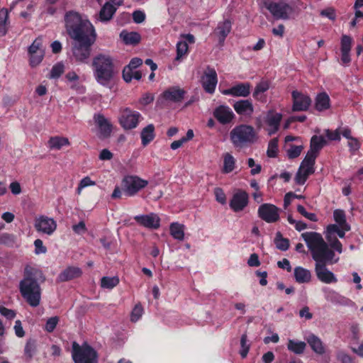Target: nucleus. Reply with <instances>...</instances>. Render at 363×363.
Instances as JSON below:
<instances>
[{"label":"nucleus","mask_w":363,"mask_h":363,"mask_svg":"<svg viewBox=\"0 0 363 363\" xmlns=\"http://www.w3.org/2000/svg\"><path fill=\"white\" fill-rule=\"evenodd\" d=\"M250 89L251 85L250 83H239L230 89L223 90L222 94L224 95H230L234 97H246L250 94Z\"/></svg>","instance_id":"22"},{"label":"nucleus","mask_w":363,"mask_h":363,"mask_svg":"<svg viewBox=\"0 0 363 363\" xmlns=\"http://www.w3.org/2000/svg\"><path fill=\"white\" fill-rule=\"evenodd\" d=\"M116 11L111 4L106 3L99 12V18L101 21H108L112 18Z\"/></svg>","instance_id":"40"},{"label":"nucleus","mask_w":363,"mask_h":363,"mask_svg":"<svg viewBox=\"0 0 363 363\" xmlns=\"http://www.w3.org/2000/svg\"><path fill=\"white\" fill-rule=\"evenodd\" d=\"M337 359L341 363H354V359L345 352L340 350L337 352Z\"/></svg>","instance_id":"56"},{"label":"nucleus","mask_w":363,"mask_h":363,"mask_svg":"<svg viewBox=\"0 0 363 363\" xmlns=\"http://www.w3.org/2000/svg\"><path fill=\"white\" fill-rule=\"evenodd\" d=\"M333 218L336 224L328 225L326 230L329 233H337L340 238H343L346 232L350 230V225L346 222L345 213L343 211L337 209L334 211Z\"/></svg>","instance_id":"10"},{"label":"nucleus","mask_w":363,"mask_h":363,"mask_svg":"<svg viewBox=\"0 0 363 363\" xmlns=\"http://www.w3.org/2000/svg\"><path fill=\"white\" fill-rule=\"evenodd\" d=\"M248 204V195L247 194L242 190L236 191L230 201V207L235 211L239 212L242 211Z\"/></svg>","instance_id":"20"},{"label":"nucleus","mask_w":363,"mask_h":363,"mask_svg":"<svg viewBox=\"0 0 363 363\" xmlns=\"http://www.w3.org/2000/svg\"><path fill=\"white\" fill-rule=\"evenodd\" d=\"M15 241V237L14 235L4 233L0 235V244L1 245H11Z\"/></svg>","instance_id":"58"},{"label":"nucleus","mask_w":363,"mask_h":363,"mask_svg":"<svg viewBox=\"0 0 363 363\" xmlns=\"http://www.w3.org/2000/svg\"><path fill=\"white\" fill-rule=\"evenodd\" d=\"M325 144V140L323 136L314 135L311 140L310 150L306 156L315 160L318 152L323 148Z\"/></svg>","instance_id":"25"},{"label":"nucleus","mask_w":363,"mask_h":363,"mask_svg":"<svg viewBox=\"0 0 363 363\" xmlns=\"http://www.w3.org/2000/svg\"><path fill=\"white\" fill-rule=\"evenodd\" d=\"M247 164L251 168L250 173L252 175L259 174L261 172V165L256 164L255 160L252 158H249L247 160Z\"/></svg>","instance_id":"62"},{"label":"nucleus","mask_w":363,"mask_h":363,"mask_svg":"<svg viewBox=\"0 0 363 363\" xmlns=\"http://www.w3.org/2000/svg\"><path fill=\"white\" fill-rule=\"evenodd\" d=\"M269 89V83L267 81H262L256 86L253 92V96L260 99L261 94Z\"/></svg>","instance_id":"45"},{"label":"nucleus","mask_w":363,"mask_h":363,"mask_svg":"<svg viewBox=\"0 0 363 363\" xmlns=\"http://www.w3.org/2000/svg\"><path fill=\"white\" fill-rule=\"evenodd\" d=\"M185 226L179 223H172L169 226L170 235L179 241L184 240Z\"/></svg>","instance_id":"34"},{"label":"nucleus","mask_w":363,"mask_h":363,"mask_svg":"<svg viewBox=\"0 0 363 363\" xmlns=\"http://www.w3.org/2000/svg\"><path fill=\"white\" fill-rule=\"evenodd\" d=\"M143 63L141 59L135 57L130 60V63L125 67V73L128 75V72H130V69H136L139 66H140Z\"/></svg>","instance_id":"61"},{"label":"nucleus","mask_w":363,"mask_h":363,"mask_svg":"<svg viewBox=\"0 0 363 363\" xmlns=\"http://www.w3.org/2000/svg\"><path fill=\"white\" fill-rule=\"evenodd\" d=\"M337 233H329L328 230L325 231V238L330 245V246L335 250L339 253H342V246L341 242L336 238L335 235Z\"/></svg>","instance_id":"42"},{"label":"nucleus","mask_w":363,"mask_h":363,"mask_svg":"<svg viewBox=\"0 0 363 363\" xmlns=\"http://www.w3.org/2000/svg\"><path fill=\"white\" fill-rule=\"evenodd\" d=\"M120 38L126 45H135L140 41V35L136 32L122 31Z\"/></svg>","instance_id":"37"},{"label":"nucleus","mask_w":363,"mask_h":363,"mask_svg":"<svg viewBox=\"0 0 363 363\" xmlns=\"http://www.w3.org/2000/svg\"><path fill=\"white\" fill-rule=\"evenodd\" d=\"M72 357L74 363H97L96 352L87 344L82 346L77 342L72 344Z\"/></svg>","instance_id":"8"},{"label":"nucleus","mask_w":363,"mask_h":363,"mask_svg":"<svg viewBox=\"0 0 363 363\" xmlns=\"http://www.w3.org/2000/svg\"><path fill=\"white\" fill-rule=\"evenodd\" d=\"M65 67L64 65L62 63H57L55 65L50 73V78L55 79L58 78L64 72Z\"/></svg>","instance_id":"51"},{"label":"nucleus","mask_w":363,"mask_h":363,"mask_svg":"<svg viewBox=\"0 0 363 363\" xmlns=\"http://www.w3.org/2000/svg\"><path fill=\"white\" fill-rule=\"evenodd\" d=\"M286 155L289 158L294 159L298 157L302 150H303V145L302 143H298L296 145H289L285 146Z\"/></svg>","instance_id":"41"},{"label":"nucleus","mask_w":363,"mask_h":363,"mask_svg":"<svg viewBox=\"0 0 363 363\" xmlns=\"http://www.w3.org/2000/svg\"><path fill=\"white\" fill-rule=\"evenodd\" d=\"M247 335L243 334L241 336V339H240V345H241L240 355L243 358H245L247 356V354L249 352V349H250V345L247 343Z\"/></svg>","instance_id":"55"},{"label":"nucleus","mask_w":363,"mask_h":363,"mask_svg":"<svg viewBox=\"0 0 363 363\" xmlns=\"http://www.w3.org/2000/svg\"><path fill=\"white\" fill-rule=\"evenodd\" d=\"M142 144L144 146L148 145L155 138V127L150 124L145 127L140 133Z\"/></svg>","instance_id":"35"},{"label":"nucleus","mask_w":363,"mask_h":363,"mask_svg":"<svg viewBox=\"0 0 363 363\" xmlns=\"http://www.w3.org/2000/svg\"><path fill=\"white\" fill-rule=\"evenodd\" d=\"M185 93V91L180 87L172 86L165 90L162 97L167 101L179 102L184 99Z\"/></svg>","instance_id":"24"},{"label":"nucleus","mask_w":363,"mask_h":363,"mask_svg":"<svg viewBox=\"0 0 363 363\" xmlns=\"http://www.w3.org/2000/svg\"><path fill=\"white\" fill-rule=\"evenodd\" d=\"M35 252L36 255L45 254L47 252L46 247L44 246L43 242L41 240L37 239L34 242Z\"/></svg>","instance_id":"63"},{"label":"nucleus","mask_w":363,"mask_h":363,"mask_svg":"<svg viewBox=\"0 0 363 363\" xmlns=\"http://www.w3.org/2000/svg\"><path fill=\"white\" fill-rule=\"evenodd\" d=\"M294 275L296 282L299 284L308 283L311 281L312 275L310 270L302 267H296L294 270Z\"/></svg>","instance_id":"29"},{"label":"nucleus","mask_w":363,"mask_h":363,"mask_svg":"<svg viewBox=\"0 0 363 363\" xmlns=\"http://www.w3.org/2000/svg\"><path fill=\"white\" fill-rule=\"evenodd\" d=\"M70 144L68 138L58 135L50 138L48 141L49 149L52 150H60L65 147H69Z\"/></svg>","instance_id":"26"},{"label":"nucleus","mask_w":363,"mask_h":363,"mask_svg":"<svg viewBox=\"0 0 363 363\" xmlns=\"http://www.w3.org/2000/svg\"><path fill=\"white\" fill-rule=\"evenodd\" d=\"M315 108L319 111L327 110L330 108V97L326 93H320L315 99Z\"/></svg>","instance_id":"36"},{"label":"nucleus","mask_w":363,"mask_h":363,"mask_svg":"<svg viewBox=\"0 0 363 363\" xmlns=\"http://www.w3.org/2000/svg\"><path fill=\"white\" fill-rule=\"evenodd\" d=\"M34 227L40 234L52 235L57 229V222L46 216H40L35 219Z\"/></svg>","instance_id":"12"},{"label":"nucleus","mask_w":363,"mask_h":363,"mask_svg":"<svg viewBox=\"0 0 363 363\" xmlns=\"http://www.w3.org/2000/svg\"><path fill=\"white\" fill-rule=\"evenodd\" d=\"M119 284L118 277H104L101 279V286L104 289H112Z\"/></svg>","instance_id":"43"},{"label":"nucleus","mask_w":363,"mask_h":363,"mask_svg":"<svg viewBox=\"0 0 363 363\" xmlns=\"http://www.w3.org/2000/svg\"><path fill=\"white\" fill-rule=\"evenodd\" d=\"M148 181L136 175L125 176L122 180L123 192L128 196H133L148 185Z\"/></svg>","instance_id":"9"},{"label":"nucleus","mask_w":363,"mask_h":363,"mask_svg":"<svg viewBox=\"0 0 363 363\" xmlns=\"http://www.w3.org/2000/svg\"><path fill=\"white\" fill-rule=\"evenodd\" d=\"M259 6L261 9H266L277 19H289L294 12L293 8L283 0H264L260 2Z\"/></svg>","instance_id":"7"},{"label":"nucleus","mask_w":363,"mask_h":363,"mask_svg":"<svg viewBox=\"0 0 363 363\" xmlns=\"http://www.w3.org/2000/svg\"><path fill=\"white\" fill-rule=\"evenodd\" d=\"M259 216L267 223H274L279 220V209L274 205L264 203L259 207Z\"/></svg>","instance_id":"17"},{"label":"nucleus","mask_w":363,"mask_h":363,"mask_svg":"<svg viewBox=\"0 0 363 363\" xmlns=\"http://www.w3.org/2000/svg\"><path fill=\"white\" fill-rule=\"evenodd\" d=\"M213 194L215 195L216 200L222 205H225L226 203L227 199L225 194L224 191L220 188L216 187L213 190Z\"/></svg>","instance_id":"54"},{"label":"nucleus","mask_w":363,"mask_h":363,"mask_svg":"<svg viewBox=\"0 0 363 363\" xmlns=\"http://www.w3.org/2000/svg\"><path fill=\"white\" fill-rule=\"evenodd\" d=\"M306 347V343L305 342L291 339L288 340L287 349L296 354L303 353Z\"/></svg>","instance_id":"39"},{"label":"nucleus","mask_w":363,"mask_h":363,"mask_svg":"<svg viewBox=\"0 0 363 363\" xmlns=\"http://www.w3.org/2000/svg\"><path fill=\"white\" fill-rule=\"evenodd\" d=\"M275 243L277 247L283 251L286 250L289 247V240L287 239L283 238L280 233H277Z\"/></svg>","instance_id":"49"},{"label":"nucleus","mask_w":363,"mask_h":363,"mask_svg":"<svg viewBox=\"0 0 363 363\" xmlns=\"http://www.w3.org/2000/svg\"><path fill=\"white\" fill-rule=\"evenodd\" d=\"M297 211H298V213H300L303 216H304L307 219H308L310 220H312V221H316L317 220V218H316L315 214L313 213L307 212L306 210L305 209V208L303 206L298 205L297 206Z\"/></svg>","instance_id":"59"},{"label":"nucleus","mask_w":363,"mask_h":363,"mask_svg":"<svg viewBox=\"0 0 363 363\" xmlns=\"http://www.w3.org/2000/svg\"><path fill=\"white\" fill-rule=\"evenodd\" d=\"M140 117L138 112L129 108H121L118 123L124 130H131L137 127Z\"/></svg>","instance_id":"11"},{"label":"nucleus","mask_w":363,"mask_h":363,"mask_svg":"<svg viewBox=\"0 0 363 363\" xmlns=\"http://www.w3.org/2000/svg\"><path fill=\"white\" fill-rule=\"evenodd\" d=\"M315 264V272L318 279L325 283H336L335 275L327 269V264H334L338 262L334 252L330 250L320 234L315 232H306L301 234Z\"/></svg>","instance_id":"1"},{"label":"nucleus","mask_w":363,"mask_h":363,"mask_svg":"<svg viewBox=\"0 0 363 363\" xmlns=\"http://www.w3.org/2000/svg\"><path fill=\"white\" fill-rule=\"evenodd\" d=\"M58 322L59 318L57 316H54L48 318L45 326V330L49 333L52 332L55 330Z\"/></svg>","instance_id":"57"},{"label":"nucleus","mask_w":363,"mask_h":363,"mask_svg":"<svg viewBox=\"0 0 363 363\" xmlns=\"http://www.w3.org/2000/svg\"><path fill=\"white\" fill-rule=\"evenodd\" d=\"M92 67L96 81L103 86H107L115 75L113 62L108 55L99 54L94 57Z\"/></svg>","instance_id":"3"},{"label":"nucleus","mask_w":363,"mask_h":363,"mask_svg":"<svg viewBox=\"0 0 363 363\" xmlns=\"http://www.w3.org/2000/svg\"><path fill=\"white\" fill-rule=\"evenodd\" d=\"M9 189L11 192L15 196L19 195L22 192L21 184L17 181L12 182L10 184Z\"/></svg>","instance_id":"64"},{"label":"nucleus","mask_w":363,"mask_h":363,"mask_svg":"<svg viewBox=\"0 0 363 363\" xmlns=\"http://www.w3.org/2000/svg\"><path fill=\"white\" fill-rule=\"evenodd\" d=\"M29 63L32 67H37L42 62L45 55V48L42 39H35L28 48Z\"/></svg>","instance_id":"13"},{"label":"nucleus","mask_w":363,"mask_h":363,"mask_svg":"<svg viewBox=\"0 0 363 363\" xmlns=\"http://www.w3.org/2000/svg\"><path fill=\"white\" fill-rule=\"evenodd\" d=\"M235 111L240 115L251 116L254 112V107L251 101L241 100L233 105Z\"/></svg>","instance_id":"28"},{"label":"nucleus","mask_w":363,"mask_h":363,"mask_svg":"<svg viewBox=\"0 0 363 363\" xmlns=\"http://www.w3.org/2000/svg\"><path fill=\"white\" fill-rule=\"evenodd\" d=\"M215 118L222 124L230 123L234 118L232 110L226 106H220L213 111Z\"/></svg>","instance_id":"23"},{"label":"nucleus","mask_w":363,"mask_h":363,"mask_svg":"<svg viewBox=\"0 0 363 363\" xmlns=\"http://www.w3.org/2000/svg\"><path fill=\"white\" fill-rule=\"evenodd\" d=\"M278 150V139H272L268 144L267 154L269 157H274L277 155Z\"/></svg>","instance_id":"50"},{"label":"nucleus","mask_w":363,"mask_h":363,"mask_svg":"<svg viewBox=\"0 0 363 363\" xmlns=\"http://www.w3.org/2000/svg\"><path fill=\"white\" fill-rule=\"evenodd\" d=\"M123 77L126 82H130L132 80V79H135L137 80L140 79L142 77V74L136 69H130V72H128L127 75L125 73V67L123 70Z\"/></svg>","instance_id":"48"},{"label":"nucleus","mask_w":363,"mask_h":363,"mask_svg":"<svg viewBox=\"0 0 363 363\" xmlns=\"http://www.w3.org/2000/svg\"><path fill=\"white\" fill-rule=\"evenodd\" d=\"M218 82L217 74L214 69L207 68L201 78L203 89L208 93L213 94Z\"/></svg>","instance_id":"18"},{"label":"nucleus","mask_w":363,"mask_h":363,"mask_svg":"<svg viewBox=\"0 0 363 363\" xmlns=\"http://www.w3.org/2000/svg\"><path fill=\"white\" fill-rule=\"evenodd\" d=\"M291 98L293 111H304L308 110L311 106V98L301 91L294 90L291 92Z\"/></svg>","instance_id":"16"},{"label":"nucleus","mask_w":363,"mask_h":363,"mask_svg":"<svg viewBox=\"0 0 363 363\" xmlns=\"http://www.w3.org/2000/svg\"><path fill=\"white\" fill-rule=\"evenodd\" d=\"M306 341L315 353L323 354L325 352L323 343L318 336L312 334L306 338Z\"/></svg>","instance_id":"33"},{"label":"nucleus","mask_w":363,"mask_h":363,"mask_svg":"<svg viewBox=\"0 0 363 363\" xmlns=\"http://www.w3.org/2000/svg\"><path fill=\"white\" fill-rule=\"evenodd\" d=\"M143 314V308L140 304H137L132 311L130 320L132 322H137Z\"/></svg>","instance_id":"53"},{"label":"nucleus","mask_w":363,"mask_h":363,"mask_svg":"<svg viewBox=\"0 0 363 363\" xmlns=\"http://www.w3.org/2000/svg\"><path fill=\"white\" fill-rule=\"evenodd\" d=\"M189 46L185 41H179L177 44V57L176 60L179 61L188 53Z\"/></svg>","instance_id":"44"},{"label":"nucleus","mask_w":363,"mask_h":363,"mask_svg":"<svg viewBox=\"0 0 363 363\" xmlns=\"http://www.w3.org/2000/svg\"><path fill=\"white\" fill-rule=\"evenodd\" d=\"M223 172L228 174L233 172L235 168L236 160L229 152H225L223 155Z\"/></svg>","instance_id":"38"},{"label":"nucleus","mask_w":363,"mask_h":363,"mask_svg":"<svg viewBox=\"0 0 363 363\" xmlns=\"http://www.w3.org/2000/svg\"><path fill=\"white\" fill-rule=\"evenodd\" d=\"M19 291L26 303L31 307L40 304L42 290L37 280V272L26 270L19 282Z\"/></svg>","instance_id":"2"},{"label":"nucleus","mask_w":363,"mask_h":363,"mask_svg":"<svg viewBox=\"0 0 363 363\" xmlns=\"http://www.w3.org/2000/svg\"><path fill=\"white\" fill-rule=\"evenodd\" d=\"M298 315L301 318L305 319L306 320H311L313 317L308 306L301 308L298 312Z\"/></svg>","instance_id":"60"},{"label":"nucleus","mask_w":363,"mask_h":363,"mask_svg":"<svg viewBox=\"0 0 363 363\" xmlns=\"http://www.w3.org/2000/svg\"><path fill=\"white\" fill-rule=\"evenodd\" d=\"M232 23L229 20H224L218 23L214 33L220 43H223L231 30Z\"/></svg>","instance_id":"27"},{"label":"nucleus","mask_w":363,"mask_h":363,"mask_svg":"<svg viewBox=\"0 0 363 363\" xmlns=\"http://www.w3.org/2000/svg\"><path fill=\"white\" fill-rule=\"evenodd\" d=\"M65 26L67 34L70 38H76L78 35H83L86 33V29L88 33L95 32L94 26L86 18L82 16L77 11H69L65 15Z\"/></svg>","instance_id":"5"},{"label":"nucleus","mask_w":363,"mask_h":363,"mask_svg":"<svg viewBox=\"0 0 363 363\" xmlns=\"http://www.w3.org/2000/svg\"><path fill=\"white\" fill-rule=\"evenodd\" d=\"M134 219L140 225L147 228L157 229L160 225V218L155 213L136 216Z\"/></svg>","instance_id":"21"},{"label":"nucleus","mask_w":363,"mask_h":363,"mask_svg":"<svg viewBox=\"0 0 363 363\" xmlns=\"http://www.w3.org/2000/svg\"><path fill=\"white\" fill-rule=\"evenodd\" d=\"M82 273V270L79 267H69L59 274L58 279L60 281H67L79 277Z\"/></svg>","instance_id":"30"},{"label":"nucleus","mask_w":363,"mask_h":363,"mask_svg":"<svg viewBox=\"0 0 363 363\" xmlns=\"http://www.w3.org/2000/svg\"><path fill=\"white\" fill-rule=\"evenodd\" d=\"M65 79L72 89L77 90L79 93L84 92L85 88L79 84V77L74 71L67 72L65 75Z\"/></svg>","instance_id":"31"},{"label":"nucleus","mask_w":363,"mask_h":363,"mask_svg":"<svg viewBox=\"0 0 363 363\" xmlns=\"http://www.w3.org/2000/svg\"><path fill=\"white\" fill-rule=\"evenodd\" d=\"M86 33L83 35H78L76 38H71L73 40L72 43V57L78 63H86L91 56V45L94 43L96 38V31L88 33L86 29Z\"/></svg>","instance_id":"4"},{"label":"nucleus","mask_w":363,"mask_h":363,"mask_svg":"<svg viewBox=\"0 0 363 363\" xmlns=\"http://www.w3.org/2000/svg\"><path fill=\"white\" fill-rule=\"evenodd\" d=\"M230 138L235 147H242L247 144L255 143L257 135L252 126L240 125L230 131Z\"/></svg>","instance_id":"6"},{"label":"nucleus","mask_w":363,"mask_h":363,"mask_svg":"<svg viewBox=\"0 0 363 363\" xmlns=\"http://www.w3.org/2000/svg\"><path fill=\"white\" fill-rule=\"evenodd\" d=\"M328 299L334 304L343 306H354V303L348 298L342 296L335 291L330 292Z\"/></svg>","instance_id":"32"},{"label":"nucleus","mask_w":363,"mask_h":363,"mask_svg":"<svg viewBox=\"0 0 363 363\" xmlns=\"http://www.w3.org/2000/svg\"><path fill=\"white\" fill-rule=\"evenodd\" d=\"M9 11L6 9L0 10V33L4 35L6 32V22L8 19Z\"/></svg>","instance_id":"47"},{"label":"nucleus","mask_w":363,"mask_h":363,"mask_svg":"<svg viewBox=\"0 0 363 363\" xmlns=\"http://www.w3.org/2000/svg\"><path fill=\"white\" fill-rule=\"evenodd\" d=\"M94 122L98 128L99 136L102 138H106L111 135L112 132V124L102 114H96L94 117Z\"/></svg>","instance_id":"19"},{"label":"nucleus","mask_w":363,"mask_h":363,"mask_svg":"<svg viewBox=\"0 0 363 363\" xmlns=\"http://www.w3.org/2000/svg\"><path fill=\"white\" fill-rule=\"evenodd\" d=\"M96 185V182L91 179L89 177H85L82 179L79 183V185L76 189V192L78 195L82 194L83 189Z\"/></svg>","instance_id":"46"},{"label":"nucleus","mask_w":363,"mask_h":363,"mask_svg":"<svg viewBox=\"0 0 363 363\" xmlns=\"http://www.w3.org/2000/svg\"><path fill=\"white\" fill-rule=\"evenodd\" d=\"M282 118V114L274 109L267 111L264 122L266 124L265 130L269 135H272L279 130Z\"/></svg>","instance_id":"14"},{"label":"nucleus","mask_w":363,"mask_h":363,"mask_svg":"<svg viewBox=\"0 0 363 363\" xmlns=\"http://www.w3.org/2000/svg\"><path fill=\"white\" fill-rule=\"evenodd\" d=\"M352 43V39L347 35H344L341 39V52H350Z\"/></svg>","instance_id":"52"},{"label":"nucleus","mask_w":363,"mask_h":363,"mask_svg":"<svg viewBox=\"0 0 363 363\" xmlns=\"http://www.w3.org/2000/svg\"><path fill=\"white\" fill-rule=\"evenodd\" d=\"M315 160L310 158L307 156L305 157L302 161L299 169L296 173L295 180L298 184H303L307 180L308 176L313 173V165Z\"/></svg>","instance_id":"15"}]
</instances>
